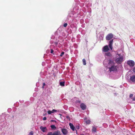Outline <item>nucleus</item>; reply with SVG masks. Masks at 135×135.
Segmentation results:
<instances>
[{
  "label": "nucleus",
  "instance_id": "1",
  "mask_svg": "<svg viewBox=\"0 0 135 135\" xmlns=\"http://www.w3.org/2000/svg\"><path fill=\"white\" fill-rule=\"evenodd\" d=\"M108 62L107 68L109 69L110 71H115L117 70V67L115 66L114 62L112 61L109 60Z\"/></svg>",
  "mask_w": 135,
  "mask_h": 135
},
{
  "label": "nucleus",
  "instance_id": "2",
  "mask_svg": "<svg viewBox=\"0 0 135 135\" xmlns=\"http://www.w3.org/2000/svg\"><path fill=\"white\" fill-rule=\"evenodd\" d=\"M124 57L122 55L120 54H118L116 55L115 61V62L118 63H120L123 61Z\"/></svg>",
  "mask_w": 135,
  "mask_h": 135
},
{
  "label": "nucleus",
  "instance_id": "3",
  "mask_svg": "<svg viewBox=\"0 0 135 135\" xmlns=\"http://www.w3.org/2000/svg\"><path fill=\"white\" fill-rule=\"evenodd\" d=\"M127 64L131 67H133L134 65V62L132 60H129L127 61Z\"/></svg>",
  "mask_w": 135,
  "mask_h": 135
},
{
  "label": "nucleus",
  "instance_id": "4",
  "mask_svg": "<svg viewBox=\"0 0 135 135\" xmlns=\"http://www.w3.org/2000/svg\"><path fill=\"white\" fill-rule=\"evenodd\" d=\"M113 37V35L112 34L108 35L106 37V39L107 40H109L111 39Z\"/></svg>",
  "mask_w": 135,
  "mask_h": 135
},
{
  "label": "nucleus",
  "instance_id": "5",
  "mask_svg": "<svg viewBox=\"0 0 135 135\" xmlns=\"http://www.w3.org/2000/svg\"><path fill=\"white\" fill-rule=\"evenodd\" d=\"M129 80L131 81L132 82H135V75L131 76Z\"/></svg>",
  "mask_w": 135,
  "mask_h": 135
},
{
  "label": "nucleus",
  "instance_id": "6",
  "mask_svg": "<svg viewBox=\"0 0 135 135\" xmlns=\"http://www.w3.org/2000/svg\"><path fill=\"white\" fill-rule=\"evenodd\" d=\"M61 131L64 135H66L68 133V131L67 130L65 129H62Z\"/></svg>",
  "mask_w": 135,
  "mask_h": 135
},
{
  "label": "nucleus",
  "instance_id": "7",
  "mask_svg": "<svg viewBox=\"0 0 135 135\" xmlns=\"http://www.w3.org/2000/svg\"><path fill=\"white\" fill-rule=\"evenodd\" d=\"M103 51L104 52H107L108 51L109 49L108 46L106 45L104 46L103 49Z\"/></svg>",
  "mask_w": 135,
  "mask_h": 135
},
{
  "label": "nucleus",
  "instance_id": "8",
  "mask_svg": "<svg viewBox=\"0 0 135 135\" xmlns=\"http://www.w3.org/2000/svg\"><path fill=\"white\" fill-rule=\"evenodd\" d=\"M80 107L81 109L83 110H84L86 109V106L84 103H81L80 104Z\"/></svg>",
  "mask_w": 135,
  "mask_h": 135
},
{
  "label": "nucleus",
  "instance_id": "9",
  "mask_svg": "<svg viewBox=\"0 0 135 135\" xmlns=\"http://www.w3.org/2000/svg\"><path fill=\"white\" fill-rule=\"evenodd\" d=\"M40 128L43 132H46L47 130L46 127H43L42 126L40 127Z\"/></svg>",
  "mask_w": 135,
  "mask_h": 135
},
{
  "label": "nucleus",
  "instance_id": "10",
  "mask_svg": "<svg viewBox=\"0 0 135 135\" xmlns=\"http://www.w3.org/2000/svg\"><path fill=\"white\" fill-rule=\"evenodd\" d=\"M57 111L55 109H53L52 111L50 110H48L47 111L48 113L50 114H51V113H53L54 112H56Z\"/></svg>",
  "mask_w": 135,
  "mask_h": 135
},
{
  "label": "nucleus",
  "instance_id": "11",
  "mask_svg": "<svg viewBox=\"0 0 135 135\" xmlns=\"http://www.w3.org/2000/svg\"><path fill=\"white\" fill-rule=\"evenodd\" d=\"M69 125L70 127V128L72 129V130L73 131H74L75 128L73 125L71 123H69Z\"/></svg>",
  "mask_w": 135,
  "mask_h": 135
},
{
  "label": "nucleus",
  "instance_id": "12",
  "mask_svg": "<svg viewBox=\"0 0 135 135\" xmlns=\"http://www.w3.org/2000/svg\"><path fill=\"white\" fill-rule=\"evenodd\" d=\"M84 121L87 124H89L90 123V121L89 119H88L86 118H84Z\"/></svg>",
  "mask_w": 135,
  "mask_h": 135
},
{
  "label": "nucleus",
  "instance_id": "13",
  "mask_svg": "<svg viewBox=\"0 0 135 135\" xmlns=\"http://www.w3.org/2000/svg\"><path fill=\"white\" fill-rule=\"evenodd\" d=\"M113 41L112 40L111 41H110L109 42V47L110 48L111 50H112V44L113 43Z\"/></svg>",
  "mask_w": 135,
  "mask_h": 135
},
{
  "label": "nucleus",
  "instance_id": "14",
  "mask_svg": "<svg viewBox=\"0 0 135 135\" xmlns=\"http://www.w3.org/2000/svg\"><path fill=\"white\" fill-rule=\"evenodd\" d=\"M60 133V132L59 131L55 132L53 134V135H59Z\"/></svg>",
  "mask_w": 135,
  "mask_h": 135
},
{
  "label": "nucleus",
  "instance_id": "15",
  "mask_svg": "<svg viewBox=\"0 0 135 135\" xmlns=\"http://www.w3.org/2000/svg\"><path fill=\"white\" fill-rule=\"evenodd\" d=\"M96 131V128L94 127H93L92 129V131L93 132H95Z\"/></svg>",
  "mask_w": 135,
  "mask_h": 135
},
{
  "label": "nucleus",
  "instance_id": "16",
  "mask_svg": "<svg viewBox=\"0 0 135 135\" xmlns=\"http://www.w3.org/2000/svg\"><path fill=\"white\" fill-rule=\"evenodd\" d=\"M65 83L64 82H61L60 83V85L61 86H64Z\"/></svg>",
  "mask_w": 135,
  "mask_h": 135
},
{
  "label": "nucleus",
  "instance_id": "17",
  "mask_svg": "<svg viewBox=\"0 0 135 135\" xmlns=\"http://www.w3.org/2000/svg\"><path fill=\"white\" fill-rule=\"evenodd\" d=\"M51 128L53 129H55L56 128V127L54 125H52L51 126Z\"/></svg>",
  "mask_w": 135,
  "mask_h": 135
},
{
  "label": "nucleus",
  "instance_id": "18",
  "mask_svg": "<svg viewBox=\"0 0 135 135\" xmlns=\"http://www.w3.org/2000/svg\"><path fill=\"white\" fill-rule=\"evenodd\" d=\"M83 64L84 65H85L86 64L85 60L84 59H83Z\"/></svg>",
  "mask_w": 135,
  "mask_h": 135
},
{
  "label": "nucleus",
  "instance_id": "19",
  "mask_svg": "<svg viewBox=\"0 0 135 135\" xmlns=\"http://www.w3.org/2000/svg\"><path fill=\"white\" fill-rule=\"evenodd\" d=\"M106 55L107 56H111V54L109 53H108L106 54Z\"/></svg>",
  "mask_w": 135,
  "mask_h": 135
},
{
  "label": "nucleus",
  "instance_id": "20",
  "mask_svg": "<svg viewBox=\"0 0 135 135\" xmlns=\"http://www.w3.org/2000/svg\"><path fill=\"white\" fill-rule=\"evenodd\" d=\"M33 131L30 132L29 134V135H33Z\"/></svg>",
  "mask_w": 135,
  "mask_h": 135
},
{
  "label": "nucleus",
  "instance_id": "21",
  "mask_svg": "<svg viewBox=\"0 0 135 135\" xmlns=\"http://www.w3.org/2000/svg\"><path fill=\"white\" fill-rule=\"evenodd\" d=\"M47 135H53V134L51 132H49L47 134Z\"/></svg>",
  "mask_w": 135,
  "mask_h": 135
},
{
  "label": "nucleus",
  "instance_id": "22",
  "mask_svg": "<svg viewBox=\"0 0 135 135\" xmlns=\"http://www.w3.org/2000/svg\"><path fill=\"white\" fill-rule=\"evenodd\" d=\"M107 60H105L104 61V62H103V64H104L105 65H106L107 64V63H106V62H107Z\"/></svg>",
  "mask_w": 135,
  "mask_h": 135
},
{
  "label": "nucleus",
  "instance_id": "23",
  "mask_svg": "<svg viewBox=\"0 0 135 135\" xmlns=\"http://www.w3.org/2000/svg\"><path fill=\"white\" fill-rule=\"evenodd\" d=\"M68 24H67V23H65L64 24V25H63L64 27H66V26Z\"/></svg>",
  "mask_w": 135,
  "mask_h": 135
},
{
  "label": "nucleus",
  "instance_id": "24",
  "mask_svg": "<svg viewBox=\"0 0 135 135\" xmlns=\"http://www.w3.org/2000/svg\"><path fill=\"white\" fill-rule=\"evenodd\" d=\"M132 71L135 73V66L133 68Z\"/></svg>",
  "mask_w": 135,
  "mask_h": 135
},
{
  "label": "nucleus",
  "instance_id": "25",
  "mask_svg": "<svg viewBox=\"0 0 135 135\" xmlns=\"http://www.w3.org/2000/svg\"><path fill=\"white\" fill-rule=\"evenodd\" d=\"M64 52H62L60 55V56H62V55H64Z\"/></svg>",
  "mask_w": 135,
  "mask_h": 135
},
{
  "label": "nucleus",
  "instance_id": "26",
  "mask_svg": "<svg viewBox=\"0 0 135 135\" xmlns=\"http://www.w3.org/2000/svg\"><path fill=\"white\" fill-rule=\"evenodd\" d=\"M76 128L77 129H79L80 128H79V126H77L76 127Z\"/></svg>",
  "mask_w": 135,
  "mask_h": 135
},
{
  "label": "nucleus",
  "instance_id": "27",
  "mask_svg": "<svg viewBox=\"0 0 135 135\" xmlns=\"http://www.w3.org/2000/svg\"><path fill=\"white\" fill-rule=\"evenodd\" d=\"M46 117H44L43 118V120H46Z\"/></svg>",
  "mask_w": 135,
  "mask_h": 135
},
{
  "label": "nucleus",
  "instance_id": "28",
  "mask_svg": "<svg viewBox=\"0 0 135 135\" xmlns=\"http://www.w3.org/2000/svg\"><path fill=\"white\" fill-rule=\"evenodd\" d=\"M133 96V95L132 94H131L129 96V97L130 98H131Z\"/></svg>",
  "mask_w": 135,
  "mask_h": 135
},
{
  "label": "nucleus",
  "instance_id": "29",
  "mask_svg": "<svg viewBox=\"0 0 135 135\" xmlns=\"http://www.w3.org/2000/svg\"><path fill=\"white\" fill-rule=\"evenodd\" d=\"M53 50L51 49V53H53Z\"/></svg>",
  "mask_w": 135,
  "mask_h": 135
},
{
  "label": "nucleus",
  "instance_id": "30",
  "mask_svg": "<svg viewBox=\"0 0 135 135\" xmlns=\"http://www.w3.org/2000/svg\"><path fill=\"white\" fill-rule=\"evenodd\" d=\"M45 83H43V86L42 87L43 88H44V86H45Z\"/></svg>",
  "mask_w": 135,
  "mask_h": 135
},
{
  "label": "nucleus",
  "instance_id": "31",
  "mask_svg": "<svg viewBox=\"0 0 135 135\" xmlns=\"http://www.w3.org/2000/svg\"><path fill=\"white\" fill-rule=\"evenodd\" d=\"M59 115H60L61 117V114H59Z\"/></svg>",
  "mask_w": 135,
  "mask_h": 135
},
{
  "label": "nucleus",
  "instance_id": "32",
  "mask_svg": "<svg viewBox=\"0 0 135 135\" xmlns=\"http://www.w3.org/2000/svg\"><path fill=\"white\" fill-rule=\"evenodd\" d=\"M133 100H135V98H134L133 99Z\"/></svg>",
  "mask_w": 135,
  "mask_h": 135
},
{
  "label": "nucleus",
  "instance_id": "33",
  "mask_svg": "<svg viewBox=\"0 0 135 135\" xmlns=\"http://www.w3.org/2000/svg\"><path fill=\"white\" fill-rule=\"evenodd\" d=\"M78 102L79 103H80V101H78Z\"/></svg>",
  "mask_w": 135,
  "mask_h": 135
},
{
  "label": "nucleus",
  "instance_id": "34",
  "mask_svg": "<svg viewBox=\"0 0 135 135\" xmlns=\"http://www.w3.org/2000/svg\"><path fill=\"white\" fill-rule=\"evenodd\" d=\"M81 135H84L83 134H81Z\"/></svg>",
  "mask_w": 135,
  "mask_h": 135
},
{
  "label": "nucleus",
  "instance_id": "35",
  "mask_svg": "<svg viewBox=\"0 0 135 135\" xmlns=\"http://www.w3.org/2000/svg\"><path fill=\"white\" fill-rule=\"evenodd\" d=\"M51 121H53V120H52Z\"/></svg>",
  "mask_w": 135,
  "mask_h": 135
}]
</instances>
